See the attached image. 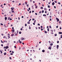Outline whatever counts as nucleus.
<instances>
[{
  "instance_id": "1",
  "label": "nucleus",
  "mask_w": 62,
  "mask_h": 62,
  "mask_svg": "<svg viewBox=\"0 0 62 62\" xmlns=\"http://www.w3.org/2000/svg\"><path fill=\"white\" fill-rule=\"evenodd\" d=\"M8 46H7L6 47L5 46L4 47V49H8Z\"/></svg>"
},
{
  "instance_id": "2",
  "label": "nucleus",
  "mask_w": 62,
  "mask_h": 62,
  "mask_svg": "<svg viewBox=\"0 0 62 62\" xmlns=\"http://www.w3.org/2000/svg\"><path fill=\"white\" fill-rule=\"evenodd\" d=\"M21 40H24L25 39H24V38H23V37H22L21 38Z\"/></svg>"
},
{
  "instance_id": "3",
  "label": "nucleus",
  "mask_w": 62,
  "mask_h": 62,
  "mask_svg": "<svg viewBox=\"0 0 62 62\" xmlns=\"http://www.w3.org/2000/svg\"><path fill=\"white\" fill-rule=\"evenodd\" d=\"M56 19L57 21V22H59V19L57 18H56Z\"/></svg>"
},
{
  "instance_id": "4",
  "label": "nucleus",
  "mask_w": 62,
  "mask_h": 62,
  "mask_svg": "<svg viewBox=\"0 0 62 62\" xmlns=\"http://www.w3.org/2000/svg\"><path fill=\"white\" fill-rule=\"evenodd\" d=\"M48 49L50 50H51V49H52V47H51V46L49 47Z\"/></svg>"
},
{
  "instance_id": "5",
  "label": "nucleus",
  "mask_w": 62,
  "mask_h": 62,
  "mask_svg": "<svg viewBox=\"0 0 62 62\" xmlns=\"http://www.w3.org/2000/svg\"><path fill=\"white\" fill-rule=\"evenodd\" d=\"M14 31H15V30H14V29L13 30H12V33H13V32H14Z\"/></svg>"
},
{
  "instance_id": "6",
  "label": "nucleus",
  "mask_w": 62,
  "mask_h": 62,
  "mask_svg": "<svg viewBox=\"0 0 62 62\" xmlns=\"http://www.w3.org/2000/svg\"><path fill=\"white\" fill-rule=\"evenodd\" d=\"M59 47V46L58 45H57V49H58V47Z\"/></svg>"
},
{
  "instance_id": "7",
  "label": "nucleus",
  "mask_w": 62,
  "mask_h": 62,
  "mask_svg": "<svg viewBox=\"0 0 62 62\" xmlns=\"http://www.w3.org/2000/svg\"><path fill=\"white\" fill-rule=\"evenodd\" d=\"M14 8H11V9H12L11 10H14Z\"/></svg>"
},
{
  "instance_id": "8",
  "label": "nucleus",
  "mask_w": 62,
  "mask_h": 62,
  "mask_svg": "<svg viewBox=\"0 0 62 62\" xmlns=\"http://www.w3.org/2000/svg\"><path fill=\"white\" fill-rule=\"evenodd\" d=\"M52 5L53 6H54V2H53L52 3Z\"/></svg>"
},
{
  "instance_id": "9",
  "label": "nucleus",
  "mask_w": 62,
  "mask_h": 62,
  "mask_svg": "<svg viewBox=\"0 0 62 62\" xmlns=\"http://www.w3.org/2000/svg\"><path fill=\"white\" fill-rule=\"evenodd\" d=\"M59 34H62V32H59Z\"/></svg>"
},
{
  "instance_id": "10",
  "label": "nucleus",
  "mask_w": 62,
  "mask_h": 62,
  "mask_svg": "<svg viewBox=\"0 0 62 62\" xmlns=\"http://www.w3.org/2000/svg\"><path fill=\"white\" fill-rule=\"evenodd\" d=\"M42 52H43V53H44L45 52V50H42Z\"/></svg>"
},
{
  "instance_id": "11",
  "label": "nucleus",
  "mask_w": 62,
  "mask_h": 62,
  "mask_svg": "<svg viewBox=\"0 0 62 62\" xmlns=\"http://www.w3.org/2000/svg\"><path fill=\"white\" fill-rule=\"evenodd\" d=\"M50 45L51 46H52V45H53V44L52 43L50 44Z\"/></svg>"
},
{
  "instance_id": "12",
  "label": "nucleus",
  "mask_w": 62,
  "mask_h": 62,
  "mask_svg": "<svg viewBox=\"0 0 62 62\" xmlns=\"http://www.w3.org/2000/svg\"><path fill=\"white\" fill-rule=\"evenodd\" d=\"M6 54H7L6 53H5L4 54V55H6Z\"/></svg>"
},
{
  "instance_id": "13",
  "label": "nucleus",
  "mask_w": 62,
  "mask_h": 62,
  "mask_svg": "<svg viewBox=\"0 0 62 62\" xmlns=\"http://www.w3.org/2000/svg\"><path fill=\"white\" fill-rule=\"evenodd\" d=\"M11 12H12V13H14V11L13 10H11Z\"/></svg>"
},
{
  "instance_id": "14",
  "label": "nucleus",
  "mask_w": 62,
  "mask_h": 62,
  "mask_svg": "<svg viewBox=\"0 0 62 62\" xmlns=\"http://www.w3.org/2000/svg\"><path fill=\"white\" fill-rule=\"evenodd\" d=\"M5 20H7V17H5Z\"/></svg>"
},
{
  "instance_id": "15",
  "label": "nucleus",
  "mask_w": 62,
  "mask_h": 62,
  "mask_svg": "<svg viewBox=\"0 0 62 62\" xmlns=\"http://www.w3.org/2000/svg\"><path fill=\"white\" fill-rule=\"evenodd\" d=\"M8 35H9L8 36V38H10V37H9V34H8Z\"/></svg>"
},
{
  "instance_id": "16",
  "label": "nucleus",
  "mask_w": 62,
  "mask_h": 62,
  "mask_svg": "<svg viewBox=\"0 0 62 62\" xmlns=\"http://www.w3.org/2000/svg\"><path fill=\"white\" fill-rule=\"evenodd\" d=\"M44 9H45V10H46V11L47 10V8H44Z\"/></svg>"
},
{
  "instance_id": "17",
  "label": "nucleus",
  "mask_w": 62,
  "mask_h": 62,
  "mask_svg": "<svg viewBox=\"0 0 62 62\" xmlns=\"http://www.w3.org/2000/svg\"><path fill=\"white\" fill-rule=\"evenodd\" d=\"M3 38H7V37H6V36H4L3 37Z\"/></svg>"
},
{
  "instance_id": "18",
  "label": "nucleus",
  "mask_w": 62,
  "mask_h": 62,
  "mask_svg": "<svg viewBox=\"0 0 62 62\" xmlns=\"http://www.w3.org/2000/svg\"><path fill=\"white\" fill-rule=\"evenodd\" d=\"M45 33H47V31H45Z\"/></svg>"
},
{
  "instance_id": "19",
  "label": "nucleus",
  "mask_w": 62,
  "mask_h": 62,
  "mask_svg": "<svg viewBox=\"0 0 62 62\" xmlns=\"http://www.w3.org/2000/svg\"><path fill=\"white\" fill-rule=\"evenodd\" d=\"M43 16H46V15L44 14L43 15Z\"/></svg>"
},
{
  "instance_id": "20",
  "label": "nucleus",
  "mask_w": 62,
  "mask_h": 62,
  "mask_svg": "<svg viewBox=\"0 0 62 62\" xmlns=\"http://www.w3.org/2000/svg\"><path fill=\"white\" fill-rule=\"evenodd\" d=\"M19 33L20 34H21L22 33V32H21V31H20L19 32Z\"/></svg>"
},
{
  "instance_id": "21",
  "label": "nucleus",
  "mask_w": 62,
  "mask_h": 62,
  "mask_svg": "<svg viewBox=\"0 0 62 62\" xmlns=\"http://www.w3.org/2000/svg\"><path fill=\"white\" fill-rule=\"evenodd\" d=\"M0 52H1V54H2V51H1V50H0Z\"/></svg>"
},
{
  "instance_id": "22",
  "label": "nucleus",
  "mask_w": 62,
  "mask_h": 62,
  "mask_svg": "<svg viewBox=\"0 0 62 62\" xmlns=\"http://www.w3.org/2000/svg\"><path fill=\"white\" fill-rule=\"evenodd\" d=\"M0 24L1 25H3V23H1Z\"/></svg>"
},
{
  "instance_id": "23",
  "label": "nucleus",
  "mask_w": 62,
  "mask_h": 62,
  "mask_svg": "<svg viewBox=\"0 0 62 62\" xmlns=\"http://www.w3.org/2000/svg\"><path fill=\"white\" fill-rule=\"evenodd\" d=\"M57 36V34H55V36Z\"/></svg>"
},
{
  "instance_id": "24",
  "label": "nucleus",
  "mask_w": 62,
  "mask_h": 62,
  "mask_svg": "<svg viewBox=\"0 0 62 62\" xmlns=\"http://www.w3.org/2000/svg\"><path fill=\"white\" fill-rule=\"evenodd\" d=\"M28 24H30V23L29 22H28Z\"/></svg>"
},
{
  "instance_id": "25",
  "label": "nucleus",
  "mask_w": 62,
  "mask_h": 62,
  "mask_svg": "<svg viewBox=\"0 0 62 62\" xmlns=\"http://www.w3.org/2000/svg\"><path fill=\"white\" fill-rule=\"evenodd\" d=\"M48 8H50V6L49 5L48 6Z\"/></svg>"
},
{
  "instance_id": "26",
  "label": "nucleus",
  "mask_w": 62,
  "mask_h": 62,
  "mask_svg": "<svg viewBox=\"0 0 62 62\" xmlns=\"http://www.w3.org/2000/svg\"><path fill=\"white\" fill-rule=\"evenodd\" d=\"M40 8H41V9H43V7H41Z\"/></svg>"
},
{
  "instance_id": "27",
  "label": "nucleus",
  "mask_w": 62,
  "mask_h": 62,
  "mask_svg": "<svg viewBox=\"0 0 62 62\" xmlns=\"http://www.w3.org/2000/svg\"><path fill=\"white\" fill-rule=\"evenodd\" d=\"M49 27L50 28H52V27H51V26H49Z\"/></svg>"
},
{
  "instance_id": "28",
  "label": "nucleus",
  "mask_w": 62,
  "mask_h": 62,
  "mask_svg": "<svg viewBox=\"0 0 62 62\" xmlns=\"http://www.w3.org/2000/svg\"><path fill=\"white\" fill-rule=\"evenodd\" d=\"M19 43H22V41H20V42H19Z\"/></svg>"
},
{
  "instance_id": "29",
  "label": "nucleus",
  "mask_w": 62,
  "mask_h": 62,
  "mask_svg": "<svg viewBox=\"0 0 62 62\" xmlns=\"http://www.w3.org/2000/svg\"><path fill=\"white\" fill-rule=\"evenodd\" d=\"M47 31H49V28L47 29Z\"/></svg>"
},
{
  "instance_id": "30",
  "label": "nucleus",
  "mask_w": 62,
  "mask_h": 62,
  "mask_svg": "<svg viewBox=\"0 0 62 62\" xmlns=\"http://www.w3.org/2000/svg\"><path fill=\"white\" fill-rule=\"evenodd\" d=\"M42 13H44V10H42Z\"/></svg>"
},
{
  "instance_id": "31",
  "label": "nucleus",
  "mask_w": 62,
  "mask_h": 62,
  "mask_svg": "<svg viewBox=\"0 0 62 62\" xmlns=\"http://www.w3.org/2000/svg\"><path fill=\"white\" fill-rule=\"evenodd\" d=\"M11 35L12 36H14V34H13V35L12 34Z\"/></svg>"
},
{
  "instance_id": "32",
  "label": "nucleus",
  "mask_w": 62,
  "mask_h": 62,
  "mask_svg": "<svg viewBox=\"0 0 62 62\" xmlns=\"http://www.w3.org/2000/svg\"><path fill=\"white\" fill-rule=\"evenodd\" d=\"M58 4H59V5H60V4H61L59 2H58Z\"/></svg>"
},
{
  "instance_id": "33",
  "label": "nucleus",
  "mask_w": 62,
  "mask_h": 62,
  "mask_svg": "<svg viewBox=\"0 0 62 62\" xmlns=\"http://www.w3.org/2000/svg\"><path fill=\"white\" fill-rule=\"evenodd\" d=\"M35 14L36 15H38V14H37V13H35Z\"/></svg>"
},
{
  "instance_id": "34",
  "label": "nucleus",
  "mask_w": 62,
  "mask_h": 62,
  "mask_svg": "<svg viewBox=\"0 0 62 62\" xmlns=\"http://www.w3.org/2000/svg\"><path fill=\"white\" fill-rule=\"evenodd\" d=\"M25 3L26 4V5L27 4V2H25Z\"/></svg>"
},
{
  "instance_id": "35",
  "label": "nucleus",
  "mask_w": 62,
  "mask_h": 62,
  "mask_svg": "<svg viewBox=\"0 0 62 62\" xmlns=\"http://www.w3.org/2000/svg\"><path fill=\"white\" fill-rule=\"evenodd\" d=\"M1 42L2 43H3V41H2V40H1Z\"/></svg>"
},
{
  "instance_id": "36",
  "label": "nucleus",
  "mask_w": 62,
  "mask_h": 62,
  "mask_svg": "<svg viewBox=\"0 0 62 62\" xmlns=\"http://www.w3.org/2000/svg\"><path fill=\"white\" fill-rule=\"evenodd\" d=\"M25 26H27V24H25Z\"/></svg>"
},
{
  "instance_id": "37",
  "label": "nucleus",
  "mask_w": 62,
  "mask_h": 62,
  "mask_svg": "<svg viewBox=\"0 0 62 62\" xmlns=\"http://www.w3.org/2000/svg\"><path fill=\"white\" fill-rule=\"evenodd\" d=\"M41 28H43V27L42 26H41Z\"/></svg>"
},
{
  "instance_id": "38",
  "label": "nucleus",
  "mask_w": 62,
  "mask_h": 62,
  "mask_svg": "<svg viewBox=\"0 0 62 62\" xmlns=\"http://www.w3.org/2000/svg\"><path fill=\"white\" fill-rule=\"evenodd\" d=\"M32 21H34L35 20V18H33L32 19Z\"/></svg>"
},
{
  "instance_id": "39",
  "label": "nucleus",
  "mask_w": 62,
  "mask_h": 62,
  "mask_svg": "<svg viewBox=\"0 0 62 62\" xmlns=\"http://www.w3.org/2000/svg\"><path fill=\"white\" fill-rule=\"evenodd\" d=\"M37 7H38V6H36V7H35V8H37Z\"/></svg>"
},
{
  "instance_id": "40",
  "label": "nucleus",
  "mask_w": 62,
  "mask_h": 62,
  "mask_svg": "<svg viewBox=\"0 0 62 62\" xmlns=\"http://www.w3.org/2000/svg\"><path fill=\"white\" fill-rule=\"evenodd\" d=\"M9 59H10L11 60V57H9Z\"/></svg>"
},
{
  "instance_id": "41",
  "label": "nucleus",
  "mask_w": 62,
  "mask_h": 62,
  "mask_svg": "<svg viewBox=\"0 0 62 62\" xmlns=\"http://www.w3.org/2000/svg\"><path fill=\"white\" fill-rule=\"evenodd\" d=\"M50 21H52V19H51V18H50Z\"/></svg>"
},
{
  "instance_id": "42",
  "label": "nucleus",
  "mask_w": 62,
  "mask_h": 62,
  "mask_svg": "<svg viewBox=\"0 0 62 62\" xmlns=\"http://www.w3.org/2000/svg\"><path fill=\"white\" fill-rule=\"evenodd\" d=\"M41 11H40L39 12V13H40H40H41Z\"/></svg>"
},
{
  "instance_id": "43",
  "label": "nucleus",
  "mask_w": 62,
  "mask_h": 62,
  "mask_svg": "<svg viewBox=\"0 0 62 62\" xmlns=\"http://www.w3.org/2000/svg\"><path fill=\"white\" fill-rule=\"evenodd\" d=\"M33 25H35V23H33Z\"/></svg>"
},
{
  "instance_id": "44",
  "label": "nucleus",
  "mask_w": 62,
  "mask_h": 62,
  "mask_svg": "<svg viewBox=\"0 0 62 62\" xmlns=\"http://www.w3.org/2000/svg\"><path fill=\"white\" fill-rule=\"evenodd\" d=\"M54 1L55 3H57V1H56L55 0Z\"/></svg>"
},
{
  "instance_id": "45",
  "label": "nucleus",
  "mask_w": 62,
  "mask_h": 62,
  "mask_svg": "<svg viewBox=\"0 0 62 62\" xmlns=\"http://www.w3.org/2000/svg\"><path fill=\"white\" fill-rule=\"evenodd\" d=\"M60 30L61 29H62V28H61V27H60Z\"/></svg>"
},
{
  "instance_id": "46",
  "label": "nucleus",
  "mask_w": 62,
  "mask_h": 62,
  "mask_svg": "<svg viewBox=\"0 0 62 62\" xmlns=\"http://www.w3.org/2000/svg\"><path fill=\"white\" fill-rule=\"evenodd\" d=\"M18 20H20V17H18Z\"/></svg>"
},
{
  "instance_id": "47",
  "label": "nucleus",
  "mask_w": 62,
  "mask_h": 62,
  "mask_svg": "<svg viewBox=\"0 0 62 62\" xmlns=\"http://www.w3.org/2000/svg\"><path fill=\"white\" fill-rule=\"evenodd\" d=\"M34 58H36V56H34Z\"/></svg>"
},
{
  "instance_id": "48",
  "label": "nucleus",
  "mask_w": 62,
  "mask_h": 62,
  "mask_svg": "<svg viewBox=\"0 0 62 62\" xmlns=\"http://www.w3.org/2000/svg\"><path fill=\"white\" fill-rule=\"evenodd\" d=\"M21 5V3H20L19 4L18 6H20Z\"/></svg>"
},
{
  "instance_id": "49",
  "label": "nucleus",
  "mask_w": 62,
  "mask_h": 62,
  "mask_svg": "<svg viewBox=\"0 0 62 62\" xmlns=\"http://www.w3.org/2000/svg\"><path fill=\"white\" fill-rule=\"evenodd\" d=\"M18 32H19V31H17V33H18Z\"/></svg>"
},
{
  "instance_id": "50",
  "label": "nucleus",
  "mask_w": 62,
  "mask_h": 62,
  "mask_svg": "<svg viewBox=\"0 0 62 62\" xmlns=\"http://www.w3.org/2000/svg\"><path fill=\"white\" fill-rule=\"evenodd\" d=\"M10 54H11V55H12L13 54L10 53Z\"/></svg>"
},
{
  "instance_id": "51",
  "label": "nucleus",
  "mask_w": 62,
  "mask_h": 62,
  "mask_svg": "<svg viewBox=\"0 0 62 62\" xmlns=\"http://www.w3.org/2000/svg\"><path fill=\"white\" fill-rule=\"evenodd\" d=\"M59 23H61V21H60L59 22Z\"/></svg>"
},
{
  "instance_id": "52",
  "label": "nucleus",
  "mask_w": 62,
  "mask_h": 62,
  "mask_svg": "<svg viewBox=\"0 0 62 62\" xmlns=\"http://www.w3.org/2000/svg\"><path fill=\"white\" fill-rule=\"evenodd\" d=\"M61 38H62V35H61Z\"/></svg>"
},
{
  "instance_id": "53",
  "label": "nucleus",
  "mask_w": 62,
  "mask_h": 62,
  "mask_svg": "<svg viewBox=\"0 0 62 62\" xmlns=\"http://www.w3.org/2000/svg\"><path fill=\"white\" fill-rule=\"evenodd\" d=\"M22 18H23V16H22Z\"/></svg>"
},
{
  "instance_id": "54",
  "label": "nucleus",
  "mask_w": 62,
  "mask_h": 62,
  "mask_svg": "<svg viewBox=\"0 0 62 62\" xmlns=\"http://www.w3.org/2000/svg\"><path fill=\"white\" fill-rule=\"evenodd\" d=\"M12 19L11 18H10V20H12Z\"/></svg>"
},
{
  "instance_id": "55",
  "label": "nucleus",
  "mask_w": 62,
  "mask_h": 62,
  "mask_svg": "<svg viewBox=\"0 0 62 62\" xmlns=\"http://www.w3.org/2000/svg\"><path fill=\"white\" fill-rule=\"evenodd\" d=\"M14 47H15V48H16V46H14Z\"/></svg>"
},
{
  "instance_id": "56",
  "label": "nucleus",
  "mask_w": 62,
  "mask_h": 62,
  "mask_svg": "<svg viewBox=\"0 0 62 62\" xmlns=\"http://www.w3.org/2000/svg\"><path fill=\"white\" fill-rule=\"evenodd\" d=\"M38 25H39H39H40V24L39 23H38Z\"/></svg>"
},
{
  "instance_id": "57",
  "label": "nucleus",
  "mask_w": 62,
  "mask_h": 62,
  "mask_svg": "<svg viewBox=\"0 0 62 62\" xmlns=\"http://www.w3.org/2000/svg\"><path fill=\"white\" fill-rule=\"evenodd\" d=\"M48 42H49V43H51V41H48Z\"/></svg>"
},
{
  "instance_id": "58",
  "label": "nucleus",
  "mask_w": 62,
  "mask_h": 62,
  "mask_svg": "<svg viewBox=\"0 0 62 62\" xmlns=\"http://www.w3.org/2000/svg\"><path fill=\"white\" fill-rule=\"evenodd\" d=\"M59 43V41H57V43Z\"/></svg>"
},
{
  "instance_id": "59",
  "label": "nucleus",
  "mask_w": 62,
  "mask_h": 62,
  "mask_svg": "<svg viewBox=\"0 0 62 62\" xmlns=\"http://www.w3.org/2000/svg\"><path fill=\"white\" fill-rule=\"evenodd\" d=\"M29 10H30V8H29Z\"/></svg>"
},
{
  "instance_id": "60",
  "label": "nucleus",
  "mask_w": 62,
  "mask_h": 62,
  "mask_svg": "<svg viewBox=\"0 0 62 62\" xmlns=\"http://www.w3.org/2000/svg\"><path fill=\"white\" fill-rule=\"evenodd\" d=\"M58 26H56V27L57 28H58Z\"/></svg>"
},
{
  "instance_id": "61",
  "label": "nucleus",
  "mask_w": 62,
  "mask_h": 62,
  "mask_svg": "<svg viewBox=\"0 0 62 62\" xmlns=\"http://www.w3.org/2000/svg\"><path fill=\"white\" fill-rule=\"evenodd\" d=\"M4 6H5V5H6V4L5 3H4Z\"/></svg>"
},
{
  "instance_id": "62",
  "label": "nucleus",
  "mask_w": 62,
  "mask_h": 62,
  "mask_svg": "<svg viewBox=\"0 0 62 62\" xmlns=\"http://www.w3.org/2000/svg\"><path fill=\"white\" fill-rule=\"evenodd\" d=\"M54 32H55V30H54Z\"/></svg>"
},
{
  "instance_id": "63",
  "label": "nucleus",
  "mask_w": 62,
  "mask_h": 62,
  "mask_svg": "<svg viewBox=\"0 0 62 62\" xmlns=\"http://www.w3.org/2000/svg\"><path fill=\"white\" fill-rule=\"evenodd\" d=\"M13 15H11V16H13Z\"/></svg>"
},
{
  "instance_id": "64",
  "label": "nucleus",
  "mask_w": 62,
  "mask_h": 62,
  "mask_svg": "<svg viewBox=\"0 0 62 62\" xmlns=\"http://www.w3.org/2000/svg\"><path fill=\"white\" fill-rule=\"evenodd\" d=\"M30 18H32V16H30Z\"/></svg>"
}]
</instances>
